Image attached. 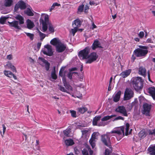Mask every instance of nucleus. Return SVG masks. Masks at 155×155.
I'll list each match as a JSON object with an SVG mask.
<instances>
[{"label": "nucleus", "mask_w": 155, "mask_h": 155, "mask_svg": "<svg viewBox=\"0 0 155 155\" xmlns=\"http://www.w3.org/2000/svg\"><path fill=\"white\" fill-rule=\"evenodd\" d=\"M129 124L127 123L126 125L115 129L110 132L107 133L106 134L101 136V140L104 144L109 148H112L110 141V137L112 136L111 134H116V136L118 140H120L124 136V131L125 130V135H127L130 133V131L128 132L129 128Z\"/></svg>", "instance_id": "nucleus-1"}, {"label": "nucleus", "mask_w": 155, "mask_h": 155, "mask_svg": "<svg viewBox=\"0 0 155 155\" xmlns=\"http://www.w3.org/2000/svg\"><path fill=\"white\" fill-rule=\"evenodd\" d=\"M90 48L89 47H86L84 50L80 51L79 53V56L81 60L87 59L86 63H91L96 60V53L92 52L90 55L88 54L90 52Z\"/></svg>", "instance_id": "nucleus-2"}, {"label": "nucleus", "mask_w": 155, "mask_h": 155, "mask_svg": "<svg viewBox=\"0 0 155 155\" xmlns=\"http://www.w3.org/2000/svg\"><path fill=\"white\" fill-rule=\"evenodd\" d=\"M15 18L19 21L14 20L11 22L8 21V25L11 27H13L17 29H20V25L23 24L24 23V19L23 17L19 15H16Z\"/></svg>", "instance_id": "nucleus-3"}, {"label": "nucleus", "mask_w": 155, "mask_h": 155, "mask_svg": "<svg viewBox=\"0 0 155 155\" xmlns=\"http://www.w3.org/2000/svg\"><path fill=\"white\" fill-rule=\"evenodd\" d=\"M132 80V84L136 91H138L143 88V81L141 77H137L134 78Z\"/></svg>", "instance_id": "nucleus-4"}, {"label": "nucleus", "mask_w": 155, "mask_h": 155, "mask_svg": "<svg viewBox=\"0 0 155 155\" xmlns=\"http://www.w3.org/2000/svg\"><path fill=\"white\" fill-rule=\"evenodd\" d=\"M139 48L135 50L134 51V54L137 57H144L147 54L148 47L146 46L140 45Z\"/></svg>", "instance_id": "nucleus-5"}, {"label": "nucleus", "mask_w": 155, "mask_h": 155, "mask_svg": "<svg viewBox=\"0 0 155 155\" xmlns=\"http://www.w3.org/2000/svg\"><path fill=\"white\" fill-rule=\"evenodd\" d=\"M64 67H62L61 68L59 72V75L62 77V81L64 86L66 88L69 90H70L71 91H73L72 87L70 85L68 84L66 81L65 78L66 71H64Z\"/></svg>", "instance_id": "nucleus-6"}, {"label": "nucleus", "mask_w": 155, "mask_h": 155, "mask_svg": "<svg viewBox=\"0 0 155 155\" xmlns=\"http://www.w3.org/2000/svg\"><path fill=\"white\" fill-rule=\"evenodd\" d=\"M134 95L133 91L130 88H127L124 91V101L129 100L134 97Z\"/></svg>", "instance_id": "nucleus-7"}, {"label": "nucleus", "mask_w": 155, "mask_h": 155, "mask_svg": "<svg viewBox=\"0 0 155 155\" xmlns=\"http://www.w3.org/2000/svg\"><path fill=\"white\" fill-rule=\"evenodd\" d=\"M58 89L61 91L66 92L68 94H70L73 97H74V95H75V96L77 97H79L81 96V94L79 92H78V94H76V91H74L73 89L72 88L73 91H71L70 90H69L68 89V90L70 91L71 92V93L69 92V91H68L65 88L61 86V85H58Z\"/></svg>", "instance_id": "nucleus-8"}, {"label": "nucleus", "mask_w": 155, "mask_h": 155, "mask_svg": "<svg viewBox=\"0 0 155 155\" xmlns=\"http://www.w3.org/2000/svg\"><path fill=\"white\" fill-rule=\"evenodd\" d=\"M143 110L142 113L146 116H150V112L151 108V105L147 103H145L143 105Z\"/></svg>", "instance_id": "nucleus-9"}, {"label": "nucleus", "mask_w": 155, "mask_h": 155, "mask_svg": "<svg viewBox=\"0 0 155 155\" xmlns=\"http://www.w3.org/2000/svg\"><path fill=\"white\" fill-rule=\"evenodd\" d=\"M44 54L49 56H52L53 53L52 46L50 45H46L45 46L44 48L42 50Z\"/></svg>", "instance_id": "nucleus-10"}, {"label": "nucleus", "mask_w": 155, "mask_h": 155, "mask_svg": "<svg viewBox=\"0 0 155 155\" xmlns=\"http://www.w3.org/2000/svg\"><path fill=\"white\" fill-rule=\"evenodd\" d=\"M38 63L41 65L45 66L47 71H48L49 68L50 64L45 59L39 57L38 60Z\"/></svg>", "instance_id": "nucleus-11"}, {"label": "nucleus", "mask_w": 155, "mask_h": 155, "mask_svg": "<svg viewBox=\"0 0 155 155\" xmlns=\"http://www.w3.org/2000/svg\"><path fill=\"white\" fill-rule=\"evenodd\" d=\"M106 42L104 40L99 39L97 40V51L101 52L105 49Z\"/></svg>", "instance_id": "nucleus-12"}, {"label": "nucleus", "mask_w": 155, "mask_h": 155, "mask_svg": "<svg viewBox=\"0 0 155 155\" xmlns=\"http://www.w3.org/2000/svg\"><path fill=\"white\" fill-rule=\"evenodd\" d=\"M49 17L48 15L44 13L42 14L40 19V23L48 24L50 23L49 22Z\"/></svg>", "instance_id": "nucleus-13"}, {"label": "nucleus", "mask_w": 155, "mask_h": 155, "mask_svg": "<svg viewBox=\"0 0 155 155\" xmlns=\"http://www.w3.org/2000/svg\"><path fill=\"white\" fill-rule=\"evenodd\" d=\"M26 7L25 3L22 1L18 2L15 5L14 10L17 11L19 8L21 9H24Z\"/></svg>", "instance_id": "nucleus-14"}, {"label": "nucleus", "mask_w": 155, "mask_h": 155, "mask_svg": "<svg viewBox=\"0 0 155 155\" xmlns=\"http://www.w3.org/2000/svg\"><path fill=\"white\" fill-rule=\"evenodd\" d=\"M116 111L122 114L125 116L127 117V110L123 106H119L116 109Z\"/></svg>", "instance_id": "nucleus-15"}, {"label": "nucleus", "mask_w": 155, "mask_h": 155, "mask_svg": "<svg viewBox=\"0 0 155 155\" xmlns=\"http://www.w3.org/2000/svg\"><path fill=\"white\" fill-rule=\"evenodd\" d=\"M66 48V46L61 42L56 47V50L58 52H62L65 50Z\"/></svg>", "instance_id": "nucleus-16"}, {"label": "nucleus", "mask_w": 155, "mask_h": 155, "mask_svg": "<svg viewBox=\"0 0 155 155\" xmlns=\"http://www.w3.org/2000/svg\"><path fill=\"white\" fill-rule=\"evenodd\" d=\"M97 134V133L96 132H95L93 133L92 135V137L91 139L89 140L90 143L92 146V148H94V147L95 146V140L96 139Z\"/></svg>", "instance_id": "nucleus-17"}, {"label": "nucleus", "mask_w": 155, "mask_h": 155, "mask_svg": "<svg viewBox=\"0 0 155 155\" xmlns=\"http://www.w3.org/2000/svg\"><path fill=\"white\" fill-rule=\"evenodd\" d=\"M4 74L6 76L9 77V78H12V77L15 80L17 79V78L16 76L15 75L12 73L10 71L5 70L4 71Z\"/></svg>", "instance_id": "nucleus-18"}, {"label": "nucleus", "mask_w": 155, "mask_h": 155, "mask_svg": "<svg viewBox=\"0 0 155 155\" xmlns=\"http://www.w3.org/2000/svg\"><path fill=\"white\" fill-rule=\"evenodd\" d=\"M138 73L139 74L145 77L147 76V71L145 68L143 67L139 68Z\"/></svg>", "instance_id": "nucleus-19"}, {"label": "nucleus", "mask_w": 155, "mask_h": 155, "mask_svg": "<svg viewBox=\"0 0 155 155\" xmlns=\"http://www.w3.org/2000/svg\"><path fill=\"white\" fill-rule=\"evenodd\" d=\"M88 151L89 152L90 155H92L93 151L91 150L89 146H87L86 148H84L82 150L83 155H88Z\"/></svg>", "instance_id": "nucleus-20"}, {"label": "nucleus", "mask_w": 155, "mask_h": 155, "mask_svg": "<svg viewBox=\"0 0 155 155\" xmlns=\"http://www.w3.org/2000/svg\"><path fill=\"white\" fill-rule=\"evenodd\" d=\"M148 91L153 99L155 100V87H150L148 88Z\"/></svg>", "instance_id": "nucleus-21"}, {"label": "nucleus", "mask_w": 155, "mask_h": 155, "mask_svg": "<svg viewBox=\"0 0 155 155\" xmlns=\"http://www.w3.org/2000/svg\"><path fill=\"white\" fill-rule=\"evenodd\" d=\"M81 21L80 20L79 18H77L74 20L72 23V25L74 27V25L75 26V27L78 28L81 25Z\"/></svg>", "instance_id": "nucleus-22"}, {"label": "nucleus", "mask_w": 155, "mask_h": 155, "mask_svg": "<svg viewBox=\"0 0 155 155\" xmlns=\"http://www.w3.org/2000/svg\"><path fill=\"white\" fill-rule=\"evenodd\" d=\"M121 94V91H119L114 95H113V101L115 102L118 101L120 99Z\"/></svg>", "instance_id": "nucleus-23"}, {"label": "nucleus", "mask_w": 155, "mask_h": 155, "mask_svg": "<svg viewBox=\"0 0 155 155\" xmlns=\"http://www.w3.org/2000/svg\"><path fill=\"white\" fill-rule=\"evenodd\" d=\"M131 70L130 69H128L122 72L120 75L123 78H125L128 76L131 72Z\"/></svg>", "instance_id": "nucleus-24"}, {"label": "nucleus", "mask_w": 155, "mask_h": 155, "mask_svg": "<svg viewBox=\"0 0 155 155\" xmlns=\"http://www.w3.org/2000/svg\"><path fill=\"white\" fill-rule=\"evenodd\" d=\"M78 113L83 114L87 110V108L85 106L78 108L77 109Z\"/></svg>", "instance_id": "nucleus-25"}, {"label": "nucleus", "mask_w": 155, "mask_h": 155, "mask_svg": "<svg viewBox=\"0 0 155 155\" xmlns=\"http://www.w3.org/2000/svg\"><path fill=\"white\" fill-rule=\"evenodd\" d=\"M64 143L67 146H72L74 144L73 140L71 139L65 140Z\"/></svg>", "instance_id": "nucleus-26"}, {"label": "nucleus", "mask_w": 155, "mask_h": 155, "mask_svg": "<svg viewBox=\"0 0 155 155\" xmlns=\"http://www.w3.org/2000/svg\"><path fill=\"white\" fill-rule=\"evenodd\" d=\"M26 25L27 28L29 29H31L34 26L33 22L29 19L26 21Z\"/></svg>", "instance_id": "nucleus-27"}, {"label": "nucleus", "mask_w": 155, "mask_h": 155, "mask_svg": "<svg viewBox=\"0 0 155 155\" xmlns=\"http://www.w3.org/2000/svg\"><path fill=\"white\" fill-rule=\"evenodd\" d=\"M24 13L28 16H32L34 15L31 8H27L25 10Z\"/></svg>", "instance_id": "nucleus-28"}, {"label": "nucleus", "mask_w": 155, "mask_h": 155, "mask_svg": "<svg viewBox=\"0 0 155 155\" xmlns=\"http://www.w3.org/2000/svg\"><path fill=\"white\" fill-rule=\"evenodd\" d=\"M61 42L57 38H54L52 39L50 41L51 44L54 46H56V47Z\"/></svg>", "instance_id": "nucleus-29"}, {"label": "nucleus", "mask_w": 155, "mask_h": 155, "mask_svg": "<svg viewBox=\"0 0 155 155\" xmlns=\"http://www.w3.org/2000/svg\"><path fill=\"white\" fill-rule=\"evenodd\" d=\"M6 66L9 68H10L13 72H16L17 71L15 67L10 62H8Z\"/></svg>", "instance_id": "nucleus-30"}, {"label": "nucleus", "mask_w": 155, "mask_h": 155, "mask_svg": "<svg viewBox=\"0 0 155 155\" xmlns=\"http://www.w3.org/2000/svg\"><path fill=\"white\" fill-rule=\"evenodd\" d=\"M116 115H112L110 116H107L104 117L101 119V121H107L112 118L113 117H115Z\"/></svg>", "instance_id": "nucleus-31"}, {"label": "nucleus", "mask_w": 155, "mask_h": 155, "mask_svg": "<svg viewBox=\"0 0 155 155\" xmlns=\"http://www.w3.org/2000/svg\"><path fill=\"white\" fill-rule=\"evenodd\" d=\"M57 78V76L56 74L55 68H54V71L51 73V78H50L49 79L52 81V79L56 80Z\"/></svg>", "instance_id": "nucleus-32"}, {"label": "nucleus", "mask_w": 155, "mask_h": 155, "mask_svg": "<svg viewBox=\"0 0 155 155\" xmlns=\"http://www.w3.org/2000/svg\"><path fill=\"white\" fill-rule=\"evenodd\" d=\"M148 150L151 155H155V145L149 147Z\"/></svg>", "instance_id": "nucleus-33"}, {"label": "nucleus", "mask_w": 155, "mask_h": 155, "mask_svg": "<svg viewBox=\"0 0 155 155\" xmlns=\"http://www.w3.org/2000/svg\"><path fill=\"white\" fill-rule=\"evenodd\" d=\"M13 0H5L4 5L6 7H10L13 3Z\"/></svg>", "instance_id": "nucleus-34"}, {"label": "nucleus", "mask_w": 155, "mask_h": 155, "mask_svg": "<svg viewBox=\"0 0 155 155\" xmlns=\"http://www.w3.org/2000/svg\"><path fill=\"white\" fill-rule=\"evenodd\" d=\"M8 18V17L7 16H2L0 18V23L2 25L5 24L6 20Z\"/></svg>", "instance_id": "nucleus-35"}, {"label": "nucleus", "mask_w": 155, "mask_h": 155, "mask_svg": "<svg viewBox=\"0 0 155 155\" xmlns=\"http://www.w3.org/2000/svg\"><path fill=\"white\" fill-rule=\"evenodd\" d=\"M60 6H61V5L60 4L58 3L57 2L54 3L53 4L51 8L49 9V11L51 12L52 10L54 9L55 7Z\"/></svg>", "instance_id": "nucleus-36"}, {"label": "nucleus", "mask_w": 155, "mask_h": 155, "mask_svg": "<svg viewBox=\"0 0 155 155\" xmlns=\"http://www.w3.org/2000/svg\"><path fill=\"white\" fill-rule=\"evenodd\" d=\"M146 135L144 130H142L139 133V136L140 138H142L144 137Z\"/></svg>", "instance_id": "nucleus-37"}, {"label": "nucleus", "mask_w": 155, "mask_h": 155, "mask_svg": "<svg viewBox=\"0 0 155 155\" xmlns=\"http://www.w3.org/2000/svg\"><path fill=\"white\" fill-rule=\"evenodd\" d=\"M48 29L51 32H54V27L51 23L48 24Z\"/></svg>", "instance_id": "nucleus-38"}, {"label": "nucleus", "mask_w": 155, "mask_h": 155, "mask_svg": "<svg viewBox=\"0 0 155 155\" xmlns=\"http://www.w3.org/2000/svg\"><path fill=\"white\" fill-rule=\"evenodd\" d=\"M71 130L70 128H68L66 130H64L63 133L65 136L68 137H69L70 136V133L71 132Z\"/></svg>", "instance_id": "nucleus-39"}, {"label": "nucleus", "mask_w": 155, "mask_h": 155, "mask_svg": "<svg viewBox=\"0 0 155 155\" xmlns=\"http://www.w3.org/2000/svg\"><path fill=\"white\" fill-rule=\"evenodd\" d=\"M147 133L150 135L155 136V128L154 129L147 130Z\"/></svg>", "instance_id": "nucleus-40"}, {"label": "nucleus", "mask_w": 155, "mask_h": 155, "mask_svg": "<svg viewBox=\"0 0 155 155\" xmlns=\"http://www.w3.org/2000/svg\"><path fill=\"white\" fill-rule=\"evenodd\" d=\"M42 25V31L45 32L48 28V24H46L45 23H41Z\"/></svg>", "instance_id": "nucleus-41"}, {"label": "nucleus", "mask_w": 155, "mask_h": 155, "mask_svg": "<svg viewBox=\"0 0 155 155\" xmlns=\"http://www.w3.org/2000/svg\"><path fill=\"white\" fill-rule=\"evenodd\" d=\"M84 7V5H81L79 6L78 11V14H80L81 12H83Z\"/></svg>", "instance_id": "nucleus-42"}, {"label": "nucleus", "mask_w": 155, "mask_h": 155, "mask_svg": "<svg viewBox=\"0 0 155 155\" xmlns=\"http://www.w3.org/2000/svg\"><path fill=\"white\" fill-rule=\"evenodd\" d=\"M109 149H106L105 150L104 155H109L112 152V148H109Z\"/></svg>", "instance_id": "nucleus-43"}, {"label": "nucleus", "mask_w": 155, "mask_h": 155, "mask_svg": "<svg viewBox=\"0 0 155 155\" xmlns=\"http://www.w3.org/2000/svg\"><path fill=\"white\" fill-rule=\"evenodd\" d=\"M92 49L93 50H95L97 48V40L96 39L93 43V44L91 47Z\"/></svg>", "instance_id": "nucleus-44"}, {"label": "nucleus", "mask_w": 155, "mask_h": 155, "mask_svg": "<svg viewBox=\"0 0 155 155\" xmlns=\"http://www.w3.org/2000/svg\"><path fill=\"white\" fill-rule=\"evenodd\" d=\"M78 29V28L74 27V28L73 29H71L70 32L72 33L73 35L74 36L75 35V33L77 31Z\"/></svg>", "instance_id": "nucleus-45"}, {"label": "nucleus", "mask_w": 155, "mask_h": 155, "mask_svg": "<svg viewBox=\"0 0 155 155\" xmlns=\"http://www.w3.org/2000/svg\"><path fill=\"white\" fill-rule=\"evenodd\" d=\"M25 34L28 37H29L31 40H33L34 38V35L33 34L29 33H25Z\"/></svg>", "instance_id": "nucleus-46"}, {"label": "nucleus", "mask_w": 155, "mask_h": 155, "mask_svg": "<svg viewBox=\"0 0 155 155\" xmlns=\"http://www.w3.org/2000/svg\"><path fill=\"white\" fill-rule=\"evenodd\" d=\"M70 113L71 114L72 117H76L77 116L76 112L74 110H71Z\"/></svg>", "instance_id": "nucleus-47"}, {"label": "nucleus", "mask_w": 155, "mask_h": 155, "mask_svg": "<svg viewBox=\"0 0 155 155\" xmlns=\"http://www.w3.org/2000/svg\"><path fill=\"white\" fill-rule=\"evenodd\" d=\"M77 73L75 72H72L70 71L69 72H68L67 74V77L68 78H69L70 79H71L72 78V75L73 73Z\"/></svg>", "instance_id": "nucleus-48"}, {"label": "nucleus", "mask_w": 155, "mask_h": 155, "mask_svg": "<svg viewBox=\"0 0 155 155\" xmlns=\"http://www.w3.org/2000/svg\"><path fill=\"white\" fill-rule=\"evenodd\" d=\"M124 120V117L121 116H119L116 117L114 120H113V121H114L117 120Z\"/></svg>", "instance_id": "nucleus-49"}, {"label": "nucleus", "mask_w": 155, "mask_h": 155, "mask_svg": "<svg viewBox=\"0 0 155 155\" xmlns=\"http://www.w3.org/2000/svg\"><path fill=\"white\" fill-rule=\"evenodd\" d=\"M93 124L94 126L97 125V117L95 116L93 120Z\"/></svg>", "instance_id": "nucleus-50"}, {"label": "nucleus", "mask_w": 155, "mask_h": 155, "mask_svg": "<svg viewBox=\"0 0 155 155\" xmlns=\"http://www.w3.org/2000/svg\"><path fill=\"white\" fill-rule=\"evenodd\" d=\"M39 34L41 40H43L45 37V34L41 33V32H39Z\"/></svg>", "instance_id": "nucleus-51"}, {"label": "nucleus", "mask_w": 155, "mask_h": 155, "mask_svg": "<svg viewBox=\"0 0 155 155\" xmlns=\"http://www.w3.org/2000/svg\"><path fill=\"white\" fill-rule=\"evenodd\" d=\"M144 34L143 31H140L138 34V36L140 38H142L144 36Z\"/></svg>", "instance_id": "nucleus-52"}, {"label": "nucleus", "mask_w": 155, "mask_h": 155, "mask_svg": "<svg viewBox=\"0 0 155 155\" xmlns=\"http://www.w3.org/2000/svg\"><path fill=\"white\" fill-rule=\"evenodd\" d=\"M89 9V5L88 4H87L85 5L84 9V12L86 13L87 12V10Z\"/></svg>", "instance_id": "nucleus-53"}, {"label": "nucleus", "mask_w": 155, "mask_h": 155, "mask_svg": "<svg viewBox=\"0 0 155 155\" xmlns=\"http://www.w3.org/2000/svg\"><path fill=\"white\" fill-rule=\"evenodd\" d=\"M146 42L148 43H153V40L151 38H148Z\"/></svg>", "instance_id": "nucleus-54"}, {"label": "nucleus", "mask_w": 155, "mask_h": 155, "mask_svg": "<svg viewBox=\"0 0 155 155\" xmlns=\"http://www.w3.org/2000/svg\"><path fill=\"white\" fill-rule=\"evenodd\" d=\"M7 59L10 60L12 59L13 57L12 55L11 54H9L6 57Z\"/></svg>", "instance_id": "nucleus-55"}, {"label": "nucleus", "mask_w": 155, "mask_h": 155, "mask_svg": "<svg viewBox=\"0 0 155 155\" xmlns=\"http://www.w3.org/2000/svg\"><path fill=\"white\" fill-rule=\"evenodd\" d=\"M3 128V135L2 134L1 132V133L2 136H3V135L4 134V133L6 130V127L4 125H2Z\"/></svg>", "instance_id": "nucleus-56"}, {"label": "nucleus", "mask_w": 155, "mask_h": 155, "mask_svg": "<svg viewBox=\"0 0 155 155\" xmlns=\"http://www.w3.org/2000/svg\"><path fill=\"white\" fill-rule=\"evenodd\" d=\"M28 60L31 63H33L34 62V60L31 57L28 58Z\"/></svg>", "instance_id": "nucleus-57"}, {"label": "nucleus", "mask_w": 155, "mask_h": 155, "mask_svg": "<svg viewBox=\"0 0 155 155\" xmlns=\"http://www.w3.org/2000/svg\"><path fill=\"white\" fill-rule=\"evenodd\" d=\"M147 74H148L147 75H148V79L149 81H151V80H150V74L149 71H148Z\"/></svg>", "instance_id": "nucleus-58"}, {"label": "nucleus", "mask_w": 155, "mask_h": 155, "mask_svg": "<svg viewBox=\"0 0 155 155\" xmlns=\"http://www.w3.org/2000/svg\"><path fill=\"white\" fill-rule=\"evenodd\" d=\"M41 42H38L37 44V47L38 48H40V47L41 45Z\"/></svg>", "instance_id": "nucleus-59"}, {"label": "nucleus", "mask_w": 155, "mask_h": 155, "mask_svg": "<svg viewBox=\"0 0 155 155\" xmlns=\"http://www.w3.org/2000/svg\"><path fill=\"white\" fill-rule=\"evenodd\" d=\"M112 89V86L111 84H109L108 87V90L110 91Z\"/></svg>", "instance_id": "nucleus-60"}, {"label": "nucleus", "mask_w": 155, "mask_h": 155, "mask_svg": "<svg viewBox=\"0 0 155 155\" xmlns=\"http://www.w3.org/2000/svg\"><path fill=\"white\" fill-rule=\"evenodd\" d=\"M76 70V68H74L70 69V71L71 72V71H75Z\"/></svg>", "instance_id": "nucleus-61"}, {"label": "nucleus", "mask_w": 155, "mask_h": 155, "mask_svg": "<svg viewBox=\"0 0 155 155\" xmlns=\"http://www.w3.org/2000/svg\"><path fill=\"white\" fill-rule=\"evenodd\" d=\"M105 125V124H104V123H103V122H101V123L99 124V125L101 126H104Z\"/></svg>", "instance_id": "nucleus-62"}, {"label": "nucleus", "mask_w": 155, "mask_h": 155, "mask_svg": "<svg viewBox=\"0 0 155 155\" xmlns=\"http://www.w3.org/2000/svg\"><path fill=\"white\" fill-rule=\"evenodd\" d=\"M92 26L93 27L92 28L93 29H94V28H96V26L94 25V23L92 24Z\"/></svg>", "instance_id": "nucleus-63"}, {"label": "nucleus", "mask_w": 155, "mask_h": 155, "mask_svg": "<svg viewBox=\"0 0 155 155\" xmlns=\"http://www.w3.org/2000/svg\"><path fill=\"white\" fill-rule=\"evenodd\" d=\"M134 40L137 41H139L140 39L138 38H134Z\"/></svg>", "instance_id": "nucleus-64"}]
</instances>
